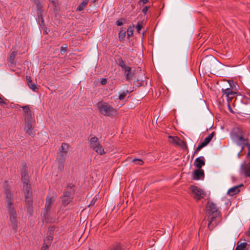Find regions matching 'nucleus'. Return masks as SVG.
Segmentation results:
<instances>
[{
	"label": "nucleus",
	"mask_w": 250,
	"mask_h": 250,
	"mask_svg": "<svg viewBox=\"0 0 250 250\" xmlns=\"http://www.w3.org/2000/svg\"><path fill=\"white\" fill-rule=\"evenodd\" d=\"M3 193L5 197V205L9 215L10 226L15 233H17L18 229V214L14 204V195L11 191V188L6 182Z\"/></svg>",
	"instance_id": "f257e3e1"
},
{
	"label": "nucleus",
	"mask_w": 250,
	"mask_h": 250,
	"mask_svg": "<svg viewBox=\"0 0 250 250\" xmlns=\"http://www.w3.org/2000/svg\"><path fill=\"white\" fill-rule=\"evenodd\" d=\"M28 167L25 163L22 164V167L21 170V181L23 182V188L25 196V203L27 211L31 213L32 206V192L31 185L29 184V180L27 172Z\"/></svg>",
	"instance_id": "f03ea898"
},
{
	"label": "nucleus",
	"mask_w": 250,
	"mask_h": 250,
	"mask_svg": "<svg viewBox=\"0 0 250 250\" xmlns=\"http://www.w3.org/2000/svg\"><path fill=\"white\" fill-rule=\"evenodd\" d=\"M207 214L209 222L208 228L209 230L213 229L221 221V215L216 205L212 202L208 201L207 206Z\"/></svg>",
	"instance_id": "7ed1b4c3"
},
{
	"label": "nucleus",
	"mask_w": 250,
	"mask_h": 250,
	"mask_svg": "<svg viewBox=\"0 0 250 250\" xmlns=\"http://www.w3.org/2000/svg\"><path fill=\"white\" fill-rule=\"evenodd\" d=\"M96 106L100 113L104 116L112 117L117 114V109L103 100L99 102Z\"/></svg>",
	"instance_id": "20e7f679"
},
{
	"label": "nucleus",
	"mask_w": 250,
	"mask_h": 250,
	"mask_svg": "<svg viewBox=\"0 0 250 250\" xmlns=\"http://www.w3.org/2000/svg\"><path fill=\"white\" fill-rule=\"evenodd\" d=\"M89 146L91 148L100 155L105 153L99 139L96 136H93L89 139Z\"/></svg>",
	"instance_id": "39448f33"
},
{
	"label": "nucleus",
	"mask_w": 250,
	"mask_h": 250,
	"mask_svg": "<svg viewBox=\"0 0 250 250\" xmlns=\"http://www.w3.org/2000/svg\"><path fill=\"white\" fill-rule=\"evenodd\" d=\"M55 199L52 197L47 196L46 199L45 206L43 211V217L45 222H48V217L50 214V209L51 205L54 202Z\"/></svg>",
	"instance_id": "423d86ee"
},
{
	"label": "nucleus",
	"mask_w": 250,
	"mask_h": 250,
	"mask_svg": "<svg viewBox=\"0 0 250 250\" xmlns=\"http://www.w3.org/2000/svg\"><path fill=\"white\" fill-rule=\"evenodd\" d=\"M190 189L192 193L194 194V198L197 200H200L204 198V192L200 188L195 186H191Z\"/></svg>",
	"instance_id": "0eeeda50"
},
{
	"label": "nucleus",
	"mask_w": 250,
	"mask_h": 250,
	"mask_svg": "<svg viewBox=\"0 0 250 250\" xmlns=\"http://www.w3.org/2000/svg\"><path fill=\"white\" fill-rule=\"evenodd\" d=\"M25 118V122H33L34 117L31 114V111L28 105H25L22 107Z\"/></svg>",
	"instance_id": "6e6552de"
},
{
	"label": "nucleus",
	"mask_w": 250,
	"mask_h": 250,
	"mask_svg": "<svg viewBox=\"0 0 250 250\" xmlns=\"http://www.w3.org/2000/svg\"><path fill=\"white\" fill-rule=\"evenodd\" d=\"M124 76L125 80L127 81H130L133 78L135 75V72L134 70H131V68L129 66H127L124 69Z\"/></svg>",
	"instance_id": "1a4fd4ad"
},
{
	"label": "nucleus",
	"mask_w": 250,
	"mask_h": 250,
	"mask_svg": "<svg viewBox=\"0 0 250 250\" xmlns=\"http://www.w3.org/2000/svg\"><path fill=\"white\" fill-rule=\"evenodd\" d=\"M75 192V186L72 184H68L65 189V191L64 192L63 194L68 195V197H71V198L73 199Z\"/></svg>",
	"instance_id": "9d476101"
},
{
	"label": "nucleus",
	"mask_w": 250,
	"mask_h": 250,
	"mask_svg": "<svg viewBox=\"0 0 250 250\" xmlns=\"http://www.w3.org/2000/svg\"><path fill=\"white\" fill-rule=\"evenodd\" d=\"M26 79L29 88L34 92H37L39 90L37 84L32 82L30 76H26Z\"/></svg>",
	"instance_id": "9b49d317"
},
{
	"label": "nucleus",
	"mask_w": 250,
	"mask_h": 250,
	"mask_svg": "<svg viewBox=\"0 0 250 250\" xmlns=\"http://www.w3.org/2000/svg\"><path fill=\"white\" fill-rule=\"evenodd\" d=\"M222 92L223 95H226L227 97V100H230L231 102V99L233 98V96L235 95V92L230 88H227L225 89H222Z\"/></svg>",
	"instance_id": "f8f14e48"
},
{
	"label": "nucleus",
	"mask_w": 250,
	"mask_h": 250,
	"mask_svg": "<svg viewBox=\"0 0 250 250\" xmlns=\"http://www.w3.org/2000/svg\"><path fill=\"white\" fill-rule=\"evenodd\" d=\"M234 140L236 141L237 144L242 147V146H244V147L246 146H248V144L249 143V139L247 138H244V135L239 136V137Z\"/></svg>",
	"instance_id": "ddd939ff"
},
{
	"label": "nucleus",
	"mask_w": 250,
	"mask_h": 250,
	"mask_svg": "<svg viewBox=\"0 0 250 250\" xmlns=\"http://www.w3.org/2000/svg\"><path fill=\"white\" fill-rule=\"evenodd\" d=\"M231 135L232 139L234 140L239 137V136L244 135V132L241 128L236 127L232 131Z\"/></svg>",
	"instance_id": "4468645a"
},
{
	"label": "nucleus",
	"mask_w": 250,
	"mask_h": 250,
	"mask_svg": "<svg viewBox=\"0 0 250 250\" xmlns=\"http://www.w3.org/2000/svg\"><path fill=\"white\" fill-rule=\"evenodd\" d=\"M204 178V171L202 169L198 168L194 170L193 175V179L199 180Z\"/></svg>",
	"instance_id": "2eb2a0df"
},
{
	"label": "nucleus",
	"mask_w": 250,
	"mask_h": 250,
	"mask_svg": "<svg viewBox=\"0 0 250 250\" xmlns=\"http://www.w3.org/2000/svg\"><path fill=\"white\" fill-rule=\"evenodd\" d=\"M241 187H243V184H241L237 186H234L229 188L228 191V194L229 196H232L238 193L240 191V188Z\"/></svg>",
	"instance_id": "dca6fc26"
},
{
	"label": "nucleus",
	"mask_w": 250,
	"mask_h": 250,
	"mask_svg": "<svg viewBox=\"0 0 250 250\" xmlns=\"http://www.w3.org/2000/svg\"><path fill=\"white\" fill-rule=\"evenodd\" d=\"M205 165V158L203 156L199 157L196 158L194 162V166L199 169Z\"/></svg>",
	"instance_id": "f3484780"
},
{
	"label": "nucleus",
	"mask_w": 250,
	"mask_h": 250,
	"mask_svg": "<svg viewBox=\"0 0 250 250\" xmlns=\"http://www.w3.org/2000/svg\"><path fill=\"white\" fill-rule=\"evenodd\" d=\"M242 172L245 174V176L250 178V163H244L241 166Z\"/></svg>",
	"instance_id": "a211bd4d"
},
{
	"label": "nucleus",
	"mask_w": 250,
	"mask_h": 250,
	"mask_svg": "<svg viewBox=\"0 0 250 250\" xmlns=\"http://www.w3.org/2000/svg\"><path fill=\"white\" fill-rule=\"evenodd\" d=\"M37 15H38V22L40 26L44 25V21L42 16V8L37 9Z\"/></svg>",
	"instance_id": "6ab92c4d"
},
{
	"label": "nucleus",
	"mask_w": 250,
	"mask_h": 250,
	"mask_svg": "<svg viewBox=\"0 0 250 250\" xmlns=\"http://www.w3.org/2000/svg\"><path fill=\"white\" fill-rule=\"evenodd\" d=\"M66 155H67V154L62 153L61 152H60V153L58 154L57 157V160L59 162L61 163V165L59 167L60 168H61V169L63 168V167H64L63 162L65 161V157L66 156Z\"/></svg>",
	"instance_id": "aec40b11"
},
{
	"label": "nucleus",
	"mask_w": 250,
	"mask_h": 250,
	"mask_svg": "<svg viewBox=\"0 0 250 250\" xmlns=\"http://www.w3.org/2000/svg\"><path fill=\"white\" fill-rule=\"evenodd\" d=\"M33 122H25V127L24 128V131L30 135H31L33 134Z\"/></svg>",
	"instance_id": "412c9836"
},
{
	"label": "nucleus",
	"mask_w": 250,
	"mask_h": 250,
	"mask_svg": "<svg viewBox=\"0 0 250 250\" xmlns=\"http://www.w3.org/2000/svg\"><path fill=\"white\" fill-rule=\"evenodd\" d=\"M72 199H73L71 198V197H68V195L63 194L62 197V204L64 206H66L72 202Z\"/></svg>",
	"instance_id": "4be33fe9"
},
{
	"label": "nucleus",
	"mask_w": 250,
	"mask_h": 250,
	"mask_svg": "<svg viewBox=\"0 0 250 250\" xmlns=\"http://www.w3.org/2000/svg\"><path fill=\"white\" fill-rule=\"evenodd\" d=\"M69 149V146L68 144L63 143L62 144L60 151L62 153L67 154Z\"/></svg>",
	"instance_id": "5701e85b"
},
{
	"label": "nucleus",
	"mask_w": 250,
	"mask_h": 250,
	"mask_svg": "<svg viewBox=\"0 0 250 250\" xmlns=\"http://www.w3.org/2000/svg\"><path fill=\"white\" fill-rule=\"evenodd\" d=\"M248 246V244L246 242L243 243H239L238 242L237 243V246L234 250H247V247Z\"/></svg>",
	"instance_id": "b1692460"
},
{
	"label": "nucleus",
	"mask_w": 250,
	"mask_h": 250,
	"mask_svg": "<svg viewBox=\"0 0 250 250\" xmlns=\"http://www.w3.org/2000/svg\"><path fill=\"white\" fill-rule=\"evenodd\" d=\"M89 0H82V1L76 9V11H82L84 7L87 5Z\"/></svg>",
	"instance_id": "393cba45"
},
{
	"label": "nucleus",
	"mask_w": 250,
	"mask_h": 250,
	"mask_svg": "<svg viewBox=\"0 0 250 250\" xmlns=\"http://www.w3.org/2000/svg\"><path fill=\"white\" fill-rule=\"evenodd\" d=\"M215 135V133L214 132H211L210 134H209L204 140L203 142L206 146L208 145L209 142L211 141L213 137Z\"/></svg>",
	"instance_id": "a878e982"
},
{
	"label": "nucleus",
	"mask_w": 250,
	"mask_h": 250,
	"mask_svg": "<svg viewBox=\"0 0 250 250\" xmlns=\"http://www.w3.org/2000/svg\"><path fill=\"white\" fill-rule=\"evenodd\" d=\"M17 55V52L15 51H12L10 53V56H9V62H10V63L11 64H15L14 60H15V59Z\"/></svg>",
	"instance_id": "bb28decb"
},
{
	"label": "nucleus",
	"mask_w": 250,
	"mask_h": 250,
	"mask_svg": "<svg viewBox=\"0 0 250 250\" xmlns=\"http://www.w3.org/2000/svg\"><path fill=\"white\" fill-rule=\"evenodd\" d=\"M130 92L131 91H129L128 90L120 92L119 94L118 99L120 100H123L125 98L127 94H129Z\"/></svg>",
	"instance_id": "cd10ccee"
},
{
	"label": "nucleus",
	"mask_w": 250,
	"mask_h": 250,
	"mask_svg": "<svg viewBox=\"0 0 250 250\" xmlns=\"http://www.w3.org/2000/svg\"><path fill=\"white\" fill-rule=\"evenodd\" d=\"M117 63L118 65L122 67L123 69L127 67V66L125 65V61H123L122 58H120L118 59Z\"/></svg>",
	"instance_id": "c85d7f7f"
},
{
	"label": "nucleus",
	"mask_w": 250,
	"mask_h": 250,
	"mask_svg": "<svg viewBox=\"0 0 250 250\" xmlns=\"http://www.w3.org/2000/svg\"><path fill=\"white\" fill-rule=\"evenodd\" d=\"M126 32L123 29H121L119 33V38L120 41H123L125 37Z\"/></svg>",
	"instance_id": "c756f323"
},
{
	"label": "nucleus",
	"mask_w": 250,
	"mask_h": 250,
	"mask_svg": "<svg viewBox=\"0 0 250 250\" xmlns=\"http://www.w3.org/2000/svg\"><path fill=\"white\" fill-rule=\"evenodd\" d=\"M206 146L203 142L201 143L195 149L194 154H195L198 153L202 148H203L204 147Z\"/></svg>",
	"instance_id": "7c9ffc66"
},
{
	"label": "nucleus",
	"mask_w": 250,
	"mask_h": 250,
	"mask_svg": "<svg viewBox=\"0 0 250 250\" xmlns=\"http://www.w3.org/2000/svg\"><path fill=\"white\" fill-rule=\"evenodd\" d=\"M169 138L171 140V142L175 144H178V141L180 140L179 138L177 136H169Z\"/></svg>",
	"instance_id": "2f4dec72"
},
{
	"label": "nucleus",
	"mask_w": 250,
	"mask_h": 250,
	"mask_svg": "<svg viewBox=\"0 0 250 250\" xmlns=\"http://www.w3.org/2000/svg\"><path fill=\"white\" fill-rule=\"evenodd\" d=\"M8 104L7 100L4 98L2 96L0 95V104L1 105H7Z\"/></svg>",
	"instance_id": "473e14b6"
},
{
	"label": "nucleus",
	"mask_w": 250,
	"mask_h": 250,
	"mask_svg": "<svg viewBox=\"0 0 250 250\" xmlns=\"http://www.w3.org/2000/svg\"><path fill=\"white\" fill-rule=\"evenodd\" d=\"M133 34V28L131 26H129L127 28V38H129L130 37L132 36Z\"/></svg>",
	"instance_id": "72a5a7b5"
},
{
	"label": "nucleus",
	"mask_w": 250,
	"mask_h": 250,
	"mask_svg": "<svg viewBox=\"0 0 250 250\" xmlns=\"http://www.w3.org/2000/svg\"><path fill=\"white\" fill-rule=\"evenodd\" d=\"M32 2H34L37 6V9L38 8H42V6L41 2L40 0H30Z\"/></svg>",
	"instance_id": "f704fd0d"
},
{
	"label": "nucleus",
	"mask_w": 250,
	"mask_h": 250,
	"mask_svg": "<svg viewBox=\"0 0 250 250\" xmlns=\"http://www.w3.org/2000/svg\"><path fill=\"white\" fill-rule=\"evenodd\" d=\"M132 162L135 163L136 165L139 166H142L144 164V162L141 159H134Z\"/></svg>",
	"instance_id": "c9c22d12"
},
{
	"label": "nucleus",
	"mask_w": 250,
	"mask_h": 250,
	"mask_svg": "<svg viewBox=\"0 0 250 250\" xmlns=\"http://www.w3.org/2000/svg\"><path fill=\"white\" fill-rule=\"evenodd\" d=\"M53 238L52 236H47L45 239L44 243H46L47 245H49V246L51 245V243L52 241Z\"/></svg>",
	"instance_id": "e433bc0d"
},
{
	"label": "nucleus",
	"mask_w": 250,
	"mask_h": 250,
	"mask_svg": "<svg viewBox=\"0 0 250 250\" xmlns=\"http://www.w3.org/2000/svg\"><path fill=\"white\" fill-rule=\"evenodd\" d=\"M110 250H124L120 245H116L112 247Z\"/></svg>",
	"instance_id": "4c0bfd02"
},
{
	"label": "nucleus",
	"mask_w": 250,
	"mask_h": 250,
	"mask_svg": "<svg viewBox=\"0 0 250 250\" xmlns=\"http://www.w3.org/2000/svg\"><path fill=\"white\" fill-rule=\"evenodd\" d=\"M142 27H143V26L140 22H138L137 23L136 28L137 31L138 33H140V31L141 30Z\"/></svg>",
	"instance_id": "58836bf2"
},
{
	"label": "nucleus",
	"mask_w": 250,
	"mask_h": 250,
	"mask_svg": "<svg viewBox=\"0 0 250 250\" xmlns=\"http://www.w3.org/2000/svg\"><path fill=\"white\" fill-rule=\"evenodd\" d=\"M67 46L66 45H65V46H62L61 47V53L62 54H64L65 52L67 51Z\"/></svg>",
	"instance_id": "ea45409f"
},
{
	"label": "nucleus",
	"mask_w": 250,
	"mask_h": 250,
	"mask_svg": "<svg viewBox=\"0 0 250 250\" xmlns=\"http://www.w3.org/2000/svg\"><path fill=\"white\" fill-rule=\"evenodd\" d=\"M125 21L124 19H120L117 21H116V24L118 26H122L123 25L124 23L123 22V21Z\"/></svg>",
	"instance_id": "a19ab883"
},
{
	"label": "nucleus",
	"mask_w": 250,
	"mask_h": 250,
	"mask_svg": "<svg viewBox=\"0 0 250 250\" xmlns=\"http://www.w3.org/2000/svg\"><path fill=\"white\" fill-rule=\"evenodd\" d=\"M49 247V245H47L46 243H44L42 247L41 248V250H48Z\"/></svg>",
	"instance_id": "79ce46f5"
},
{
	"label": "nucleus",
	"mask_w": 250,
	"mask_h": 250,
	"mask_svg": "<svg viewBox=\"0 0 250 250\" xmlns=\"http://www.w3.org/2000/svg\"><path fill=\"white\" fill-rule=\"evenodd\" d=\"M230 100H228V107L229 110L230 111V112H231L232 113H233L234 111H233L231 107V105H230Z\"/></svg>",
	"instance_id": "37998d69"
},
{
	"label": "nucleus",
	"mask_w": 250,
	"mask_h": 250,
	"mask_svg": "<svg viewBox=\"0 0 250 250\" xmlns=\"http://www.w3.org/2000/svg\"><path fill=\"white\" fill-rule=\"evenodd\" d=\"M148 9V7L147 6H145V7L143 8V9H142V12L144 13V15L146 14Z\"/></svg>",
	"instance_id": "c03bdc74"
},
{
	"label": "nucleus",
	"mask_w": 250,
	"mask_h": 250,
	"mask_svg": "<svg viewBox=\"0 0 250 250\" xmlns=\"http://www.w3.org/2000/svg\"><path fill=\"white\" fill-rule=\"evenodd\" d=\"M101 83L102 85H105L107 83V79L105 78H102Z\"/></svg>",
	"instance_id": "a18cd8bd"
},
{
	"label": "nucleus",
	"mask_w": 250,
	"mask_h": 250,
	"mask_svg": "<svg viewBox=\"0 0 250 250\" xmlns=\"http://www.w3.org/2000/svg\"><path fill=\"white\" fill-rule=\"evenodd\" d=\"M245 146L248 147V152L247 155H248V156H250V144L249 143L248 146Z\"/></svg>",
	"instance_id": "49530a36"
},
{
	"label": "nucleus",
	"mask_w": 250,
	"mask_h": 250,
	"mask_svg": "<svg viewBox=\"0 0 250 250\" xmlns=\"http://www.w3.org/2000/svg\"><path fill=\"white\" fill-rule=\"evenodd\" d=\"M140 1L142 2L143 4H145L148 1V0H141Z\"/></svg>",
	"instance_id": "de8ad7c7"
},
{
	"label": "nucleus",
	"mask_w": 250,
	"mask_h": 250,
	"mask_svg": "<svg viewBox=\"0 0 250 250\" xmlns=\"http://www.w3.org/2000/svg\"><path fill=\"white\" fill-rule=\"evenodd\" d=\"M244 146H242V148H241V150H240V152L238 153V157H240V153H241V152L243 151V149H244Z\"/></svg>",
	"instance_id": "09e8293b"
},
{
	"label": "nucleus",
	"mask_w": 250,
	"mask_h": 250,
	"mask_svg": "<svg viewBox=\"0 0 250 250\" xmlns=\"http://www.w3.org/2000/svg\"><path fill=\"white\" fill-rule=\"evenodd\" d=\"M50 2H51L53 4H55L56 3L55 0H49Z\"/></svg>",
	"instance_id": "8fccbe9b"
},
{
	"label": "nucleus",
	"mask_w": 250,
	"mask_h": 250,
	"mask_svg": "<svg viewBox=\"0 0 250 250\" xmlns=\"http://www.w3.org/2000/svg\"><path fill=\"white\" fill-rule=\"evenodd\" d=\"M43 33L45 34H48V32L47 31V28H45V29H44L43 30Z\"/></svg>",
	"instance_id": "3c124183"
},
{
	"label": "nucleus",
	"mask_w": 250,
	"mask_h": 250,
	"mask_svg": "<svg viewBox=\"0 0 250 250\" xmlns=\"http://www.w3.org/2000/svg\"><path fill=\"white\" fill-rule=\"evenodd\" d=\"M247 95H248V96H249V99H250V93H248L247 94Z\"/></svg>",
	"instance_id": "603ef678"
},
{
	"label": "nucleus",
	"mask_w": 250,
	"mask_h": 250,
	"mask_svg": "<svg viewBox=\"0 0 250 250\" xmlns=\"http://www.w3.org/2000/svg\"><path fill=\"white\" fill-rule=\"evenodd\" d=\"M88 250H92V249H89Z\"/></svg>",
	"instance_id": "864d4df0"
}]
</instances>
